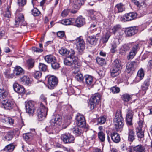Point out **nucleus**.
<instances>
[{
  "mask_svg": "<svg viewBox=\"0 0 152 152\" xmlns=\"http://www.w3.org/2000/svg\"><path fill=\"white\" fill-rule=\"evenodd\" d=\"M71 53L69 55L64 59V63L65 65L71 67L73 69L77 67H80L81 64L77 61V57L74 56L75 52L74 50L71 49Z\"/></svg>",
  "mask_w": 152,
  "mask_h": 152,
  "instance_id": "obj_1",
  "label": "nucleus"
},
{
  "mask_svg": "<svg viewBox=\"0 0 152 152\" xmlns=\"http://www.w3.org/2000/svg\"><path fill=\"white\" fill-rule=\"evenodd\" d=\"M50 123V125L49 127L47 126L46 130L49 134H51L52 133V131L54 127H57L61 124L62 117L59 115H56L53 116Z\"/></svg>",
  "mask_w": 152,
  "mask_h": 152,
  "instance_id": "obj_2",
  "label": "nucleus"
},
{
  "mask_svg": "<svg viewBox=\"0 0 152 152\" xmlns=\"http://www.w3.org/2000/svg\"><path fill=\"white\" fill-rule=\"evenodd\" d=\"M114 122L117 130L122 128L124 124V120L122 116L121 111L120 110L117 111L114 119Z\"/></svg>",
  "mask_w": 152,
  "mask_h": 152,
  "instance_id": "obj_3",
  "label": "nucleus"
},
{
  "mask_svg": "<svg viewBox=\"0 0 152 152\" xmlns=\"http://www.w3.org/2000/svg\"><path fill=\"white\" fill-rule=\"evenodd\" d=\"M101 100V95L99 93H95L91 97L88 103V107L90 110L94 109Z\"/></svg>",
  "mask_w": 152,
  "mask_h": 152,
  "instance_id": "obj_4",
  "label": "nucleus"
},
{
  "mask_svg": "<svg viewBox=\"0 0 152 152\" xmlns=\"http://www.w3.org/2000/svg\"><path fill=\"white\" fill-rule=\"evenodd\" d=\"M48 110V109L41 103L37 110V115L39 120L42 121L45 119L47 115Z\"/></svg>",
  "mask_w": 152,
  "mask_h": 152,
  "instance_id": "obj_5",
  "label": "nucleus"
},
{
  "mask_svg": "<svg viewBox=\"0 0 152 152\" xmlns=\"http://www.w3.org/2000/svg\"><path fill=\"white\" fill-rule=\"evenodd\" d=\"M120 67L119 61L118 60H115L113 62V66L110 70L112 77H114L118 75Z\"/></svg>",
  "mask_w": 152,
  "mask_h": 152,
  "instance_id": "obj_6",
  "label": "nucleus"
},
{
  "mask_svg": "<svg viewBox=\"0 0 152 152\" xmlns=\"http://www.w3.org/2000/svg\"><path fill=\"white\" fill-rule=\"evenodd\" d=\"M76 48L78 51V54L82 55L85 49V43L83 39L78 37L76 39Z\"/></svg>",
  "mask_w": 152,
  "mask_h": 152,
  "instance_id": "obj_7",
  "label": "nucleus"
},
{
  "mask_svg": "<svg viewBox=\"0 0 152 152\" xmlns=\"http://www.w3.org/2000/svg\"><path fill=\"white\" fill-rule=\"evenodd\" d=\"M34 104V102L31 101H29L26 103V112L30 116H33L35 112Z\"/></svg>",
  "mask_w": 152,
  "mask_h": 152,
  "instance_id": "obj_8",
  "label": "nucleus"
},
{
  "mask_svg": "<svg viewBox=\"0 0 152 152\" xmlns=\"http://www.w3.org/2000/svg\"><path fill=\"white\" fill-rule=\"evenodd\" d=\"M2 107L5 109L10 110L14 107L15 102L14 101L9 99L2 100L1 102Z\"/></svg>",
  "mask_w": 152,
  "mask_h": 152,
  "instance_id": "obj_9",
  "label": "nucleus"
},
{
  "mask_svg": "<svg viewBox=\"0 0 152 152\" xmlns=\"http://www.w3.org/2000/svg\"><path fill=\"white\" fill-rule=\"evenodd\" d=\"M61 139L65 144L73 143L74 141V137L69 133H65L62 134Z\"/></svg>",
  "mask_w": 152,
  "mask_h": 152,
  "instance_id": "obj_10",
  "label": "nucleus"
},
{
  "mask_svg": "<svg viewBox=\"0 0 152 152\" xmlns=\"http://www.w3.org/2000/svg\"><path fill=\"white\" fill-rule=\"evenodd\" d=\"M58 80L57 78L54 76H49L48 77V87L50 89H53L57 85Z\"/></svg>",
  "mask_w": 152,
  "mask_h": 152,
  "instance_id": "obj_11",
  "label": "nucleus"
},
{
  "mask_svg": "<svg viewBox=\"0 0 152 152\" xmlns=\"http://www.w3.org/2000/svg\"><path fill=\"white\" fill-rule=\"evenodd\" d=\"M76 124L77 125L81 127H84L86 125L85 118L83 115L80 113H78L76 117Z\"/></svg>",
  "mask_w": 152,
  "mask_h": 152,
  "instance_id": "obj_12",
  "label": "nucleus"
},
{
  "mask_svg": "<svg viewBox=\"0 0 152 152\" xmlns=\"http://www.w3.org/2000/svg\"><path fill=\"white\" fill-rule=\"evenodd\" d=\"M137 17V15L134 12H130L125 14L121 18V20L123 22L132 20Z\"/></svg>",
  "mask_w": 152,
  "mask_h": 152,
  "instance_id": "obj_13",
  "label": "nucleus"
},
{
  "mask_svg": "<svg viewBox=\"0 0 152 152\" xmlns=\"http://www.w3.org/2000/svg\"><path fill=\"white\" fill-rule=\"evenodd\" d=\"M80 67H77L72 69V73L75 75V78L79 82H82L83 80V74L81 73L79 69Z\"/></svg>",
  "mask_w": 152,
  "mask_h": 152,
  "instance_id": "obj_14",
  "label": "nucleus"
},
{
  "mask_svg": "<svg viewBox=\"0 0 152 152\" xmlns=\"http://www.w3.org/2000/svg\"><path fill=\"white\" fill-rule=\"evenodd\" d=\"M138 32V28L137 27H131L127 28L125 32L126 36H131L134 35Z\"/></svg>",
  "mask_w": 152,
  "mask_h": 152,
  "instance_id": "obj_15",
  "label": "nucleus"
},
{
  "mask_svg": "<svg viewBox=\"0 0 152 152\" xmlns=\"http://www.w3.org/2000/svg\"><path fill=\"white\" fill-rule=\"evenodd\" d=\"M139 48L138 44L135 45L133 47L132 50L130 52L129 54L127 56V59L128 60L132 59L135 56Z\"/></svg>",
  "mask_w": 152,
  "mask_h": 152,
  "instance_id": "obj_16",
  "label": "nucleus"
},
{
  "mask_svg": "<svg viewBox=\"0 0 152 152\" xmlns=\"http://www.w3.org/2000/svg\"><path fill=\"white\" fill-rule=\"evenodd\" d=\"M19 24L23 26H26L27 23L24 21V16L22 14H20L18 18L15 20V25L16 26Z\"/></svg>",
  "mask_w": 152,
  "mask_h": 152,
  "instance_id": "obj_17",
  "label": "nucleus"
},
{
  "mask_svg": "<svg viewBox=\"0 0 152 152\" xmlns=\"http://www.w3.org/2000/svg\"><path fill=\"white\" fill-rule=\"evenodd\" d=\"M30 131V132L24 134L23 135V138L26 141L31 140L34 136L36 134L34 129H31Z\"/></svg>",
  "mask_w": 152,
  "mask_h": 152,
  "instance_id": "obj_18",
  "label": "nucleus"
},
{
  "mask_svg": "<svg viewBox=\"0 0 152 152\" xmlns=\"http://www.w3.org/2000/svg\"><path fill=\"white\" fill-rule=\"evenodd\" d=\"M13 87L15 91L18 93L24 94L25 93V89L24 88L17 83H14Z\"/></svg>",
  "mask_w": 152,
  "mask_h": 152,
  "instance_id": "obj_19",
  "label": "nucleus"
},
{
  "mask_svg": "<svg viewBox=\"0 0 152 152\" xmlns=\"http://www.w3.org/2000/svg\"><path fill=\"white\" fill-rule=\"evenodd\" d=\"M133 112L132 110H129L126 114V120L127 124L129 125H132V120L133 118Z\"/></svg>",
  "mask_w": 152,
  "mask_h": 152,
  "instance_id": "obj_20",
  "label": "nucleus"
},
{
  "mask_svg": "<svg viewBox=\"0 0 152 152\" xmlns=\"http://www.w3.org/2000/svg\"><path fill=\"white\" fill-rule=\"evenodd\" d=\"M85 23V19L80 16L76 19L74 25L77 27H80L84 25Z\"/></svg>",
  "mask_w": 152,
  "mask_h": 152,
  "instance_id": "obj_21",
  "label": "nucleus"
},
{
  "mask_svg": "<svg viewBox=\"0 0 152 152\" xmlns=\"http://www.w3.org/2000/svg\"><path fill=\"white\" fill-rule=\"evenodd\" d=\"M83 127H81L78 125L75 126L72 128H71V130L73 132L76 136H78L80 135L82 132V129Z\"/></svg>",
  "mask_w": 152,
  "mask_h": 152,
  "instance_id": "obj_22",
  "label": "nucleus"
},
{
  "mask_svg": "<svg viewBox=\"0 0 152 152\" xmlns=\"http://www.w3.org/2000/svg\"><path fill=\"white\" fill-rule=\"evenodd\" d=\"M128 140L131 142H133L135 139V135L133 129H129L128 132Z\"/></svg>",
  "mask_w": 152,
  "mask_h": 152,
  "instance_id": "obj_23",
  "label": "nucleus"
},
{
  "mask_svg": "<svg viewBox=\"0 0 152 152\" xmlns=\"http://www.w3.org/2000/svg\"><path fill=\"white\" fill-rule=\"evenodd\" d=\"M75 21L74 18H70L69 19H63L60 21V23L65 25H73Z\"/></svg>",
  "mask_w": 152,
  "mask_h": 152,
  "instance_id": "obj_24",
  "label": "nucleus"
},
{
  "mask_svg": "<svg viewBox=\"0 0 152 152\" xmlns=\"http://www.w3.org/2000/svg\"><path fill=\"white\" fill-rule=\"evenodd\" d=\"M86 0H74L73 7L76 9H79L81 6L83 5Z\"/></svg>",
  "mask_w": 152,
  "mask_h": 152,
  "instance_id": "obj_25",
  "label": "nucleus"
},
{
  "mask_svg": "<svg viewBox=\"0 0 152 152\" xmlns=\"http://www.w3.org/2000/svg\"><path fill=\"white\" fill-rule=\"evenodd\" d=\"M111 138L112 140L115 143L118 142L120 140L119 134L116 132H113L111 135Z\"/></svg>",
  "mask_w": 152,
  "mask_h": 152,
  "instance_id": "obj_26",
  "label": "nucleus"
},
{
  "mask_svg": "<svg viewBox=\"0 0 152 152\" xmlns=\"http://www.w3.org/2000/svg\"><path fill=\"white\" fill-rule=\"evenodd\" d=\"M136 63L134 61H132L126 64V71L129 73L131 71L134 70V65Z\"/></svg>",
  "mask_w": 152,
  "mask_h": 152,
  "instance_id": "obj_27",
  "label": "nucleus"
},
{
  "mask_svg": "<svg viewBox=\"0 0 152 152\" xmlns=\"http://www.w3.org/2000/svg\"><path fill=\"white\" fill-rule=\"evenodd\" d=\"M87 42L90 44L95 45L96 44L97 38L95 36H88L87 39Z\"/></svg>",
  "mask_w": 152,
  "mask_h": 152,
  "instance_id": "obj_28",
  "label": "nucleus"
},
{
  "mask_svg": "<svg viewBox=\"0 0 152 152\" xmlns=\"http://www.w3.org/2000/svg\"><path fill=\"white\" fill-rule=\"evenodd\" d=\"M44 59L47 63H51L54 62L56 59V58L51 55H47L44 58Z\"/></svg>",
  "mask_w": 152,
  "mask_h": 152,
  "instance_id": "obj_29",
  "label": "nucleus"
},
{
  "mask_svg": "<svg viewBox=\"0 0 152 152\" xmlns=\"http://www.w3.org/2000/svg\"><path fill=\"white\" fill-rule=\"evenodd\" d=\"M20 81L22 83L26 85H28L31 83L29 77L27 76H24L20 78Z\"/></svg>",
  "mask_w": 152,
  "mask_h": 152,
  "instance_id": "obj_30",
  "label": "nucleus"
},
{
  "mask_svg": "<svg viewBox=\"0 0 152 152\" xmlns=\"http://www.w3.org/2000/svg\"><path fill=\"white\" fill-rule=\"evenodd\" d=\"M136 132L137 136L140 139L143 138L144 137V132L142 129L140 128H136Z\"/></svg>",
  "mask_w": 152,
  "mask_h": 152,
  "instance_id": "obj_31",
  "label": "nucleus"
},
{
  "mask_svg": "<svg viewBox=\"0 0 152 152\" xmlns=\"http://www.w3.org/2000/svg\"><path fill=\"white\" fill-rule=\"evenodd\" d=\"M14 73L16 75H21L24 74V70L19 66H16L15 69Z\"/></svg>",
  "mask_w": 152,
  "mask_h": 152,
  "instance_id": "obj_32",
  "label": "nucleus"
},
{
  "mask_svg": "<svg viewBox=\"0 0 152 152\" xmlns=\"http://www.w3.org/2000/svg\"><path fill=\"white\" fill-rule=\"evenodd\" d=\"M59 53L61 55L66 56L69 53H71V50L70 51L68 50L67 49L64 48H62L59 50Z\"/></svg>",
  "mask_w": 152,
  "mask_h": 152,
  "instance_id": "obj_33",
  "label": "nucleus"
},
{
  "mask_svg": "<svg viewBox=\"0 0 152 152\" xmlns=\"http://www.w3.org/2000/svg\"><path fill=\"white\" fill-rule=\"evenodd\" d=\"M15 131H11L5 133V138L8 141L11 140L13 137Z\"/></svg>",
  "mask_w": 152,
  "mask_h": 152,
  "instance_id": "obj_34",
  "label": "nucleus"
},
{
  "mask_svg": "<svg viewBox=\"0 0 152 152\" xmlns=\"http://www.w3.org/2000/svg\"><path fill=\"white\" fill-rule=\"evenodd\" d=\"M130 48L127 45L124 44L121 47L120 50V53L121 54H124L126 52L129 50Z\"/></svg>",
  "mask_w": 152,
  "mask_h": 152,
  "instance_id": "obj_35",
  "label": "nucleus"
},
{
  "mask_svg": "<svg viewBox=\"0 0 152 152\" xmlns=\"http://www.w3.org/2000/svg\"><path fill=\"white\" fill-rule=\"evenodd\" d=\"M150 79L149 78H147L146 79L141 86V88L142 90L146 91L148 88V87L150 85Z\"/></svg>",
  "mask_w": 152,
  "mask_h": 152,
  "instance_id": "obj_36",
  "label": "nucleus"
},
{
  "mask_svg": "<svg viewBox=\"0 0 152 152\" xmlns=\"http://www.w3.org/2000/svg\"><path fill=\"white\" fill-rule=\"evenodd\" d=\"M115 8L118 11V12H121L125 10V8L124 4L122 3L117 4L115 7Z\"/></svg>",
  "mask_w": 152,
  "mask_h": 152,
  "instance_id": "obj_37",
  "label": "nucleus"
},
{
  "mask_svg": "<svg viewBox=\"0 0 152 152\" xmlns=\"http://www.w3.org/2000/svg\"><path fill=\"white\" fill-rule=\"evenodd\" d=\"M133 151L135 152H145V150L144 146L140 145L134 146L133 148Z\"/></svg>",
  "mask_w": 152,
  "mask_h": 152,
  "instance_id": "obj_38",
  "label": "nucleus"
},
{
  "mask_svg": "<svg viewBox=\"0 0 152 152\" xmlns=\"http://www.w3.org/2000/svg\"><path fill=\"white\" fill-rule=\"evenodd\" d=\"M121 29V26L120 25H117L114 26L112 28V32L116 35L117 37V35H118V31Z\"/></svg>",
  "mask_w": 152,
  "mask_h": 152,
  "instance_id": "obj_39",
  "label": "nucleus"
},
{
  "mask_svg": "<svg viewBox=\"0 0 152 152\" xmlns=\"http://www.w3.org/2000/svg\"><path fill=\"white\" fill-rule=\"evenodd\" d=\"M84 78L86 84L88 85H90L93 82L92 77L89 75H87L84 76Z\"/></svg>",
  "mask_w": 152,
  "mask_h": 152,
  "instance_id": "obj_40",
  "label": "nucleus"
},
{
  "mask_svg": "<svg viewBox=\"0 0 152 152\" xmlns=\"http://www.w3.org/2000/svg\"><path fill=\"white\" fill-rule=\"evenodd\" d=\"M144 76V74L143 70L142 69H140L137 72L136 79L139 81L143 78Z\"/></svg>",
  "mask_w": 152,
  "mask_h": 152,
  "instance_id": "obj_41",
  "label": "nucleus"
},
{
  "mask_svg": "<svg viewBox=\"0 0 152 152\" xmlns=\"http://www.w3.org/2000/svg\"><path fill=\"white\" fill-rule=\"evenodd\" d=\"M4 74L5 77L8 78H12L14 77V75L10 73V70L9 69L6 70L4 72Z\"/></svg>",
  "mask_w": 152,
  "mask_h": 152,
  "instance_id": "obj_42",
  "label": "nucleus"
},
{
  "mask_svg": "<svg viewBox=\"0 0 152 152\" xmlns=\"http://www.w3.org/2000/svg\"><path fill=\"white\" fill-rule=\"evenodd\" d=\"M0 94L3 98H6L8 95L7 91L4 90L3 88H0Z\"/></svg>",
  "mask_w": 152,
  "mask_h": 152,
  "instance_id": "obj_43",
  "label": "nucleus"
},
{
  "mask_svg": "<svg viewBox=\"0 0 152 152\" xmlns=\"http://www.w3.org/2000/svg\"><path fill=\"white\" fill-rule=\"evenodd\" d=\"M111 45V48L110 49V51L112 53H115L116 51L117 47V44L116 40H115L114 41Z\"/></svg>",
  "mask_w": 152,
  "mask_h": 152,
  "instance_id": "obj_44",
  "label": "nucleus"
},
{
  "mask_svg": "<svg viewBox=\"0 0 152 152\" xmlns=\"http://www.w3.org/2000/svg\"><path fill=\"white\" fill-rule=\"evenodd\" d=\"M121 98L125 102L129 101L131 99L130 95L127 93H125L122 95Z\"/></svg>",
  "mask_w": 152,
  "mask_h": 152,
  "instance_id": "obj_45",
  "label": "nucleus"
},
{
  "mask_svg": "<svg viewBox=\"0 0 152 152\" xmlns=\"http://www.w3.org/2000/svg\"><path fill=\"white\" fill-rule=\"evenodd\" d=\"M111 35V33L110 31H107L104 37L102 39V42L104 43H106L108 41Z\"/></svg>",
  "mask_w": 152,
  "mask_h": 152,
  "instance_id": "obj_46",
  "label": "nucleus"
},
{
  "mask_svg": "<svg viewBox=\"0 0 152 152\" xmlns=\"http://www.w3.org/2000/svg\"><path fill=\"white\" fill-rule=\"evenodd\" d=\"M97 63L99 65L102 66L105 63V61L104 59L99 57L96 58Z\"/></svg>",
  "mask_w": 152,
  "mask_h": 152,
  "instance_id": "obj_47",
  "label": "nucleus"
},
{
  "mask_svg": "<svg viewBox=\"0 0 152 152\" xmlns=\"http://www.w3.org/2000/svg\"><path fill=\"white\" fill-rule=\"evenodd\" d=\"M14 148V145L12 144H10L6 146L4 150L6 151L11 152L13 151Z\"/></svg>",
  "mask_w": 152,
  "mask_h": 152,
  "instance_id": "obj_48",
  "label": "nucleus"
},
{
  "mask_svg": "<svg viewBox=\"0 0 152 152\" xmlns=\"http://www.w3.org/2000/svg\"><path fill=\"white\" fill-rule=\"evenodd\" d=\"M98 137L101 142H103L104 141L105 136L103 132H99L98 133Z\"/></svg>",
  "mask_w": 152,
  "mask_h": 152,
  "instance_id": "obj_49",
  "label": "nucleus"
},
{
  "mask_svg": "<svg viewBox=\"0 0 152 152\" xmlns=\"http://www.w3.org/2000/svg\"><path fill=\"white\" fill-rule=\"evenodd\" d=\"M110 90L113 94H117L120 91V88L116 86H114L111 87L110 88Z\"/></svg>",
  "mask_w": 152,
  "mask_h": 152,
  "instance_id": "obj_50",
  "label": "nucleus"
},
{
  "mask_svg": "<svg viewBox=\"0 0 152 152\" xmlns=\"http://www.w3.org/2000/svg\"><path fill=\"white\" fill-rule=\"evenodd\" d=\"M88 138L92 140L94 139L96 137V133L94 132L91 131L90 132L88 135Z\"/></svg>",
  "mask_w": 152,
  "mask_h": 152,
  "instance_id": "obj_51",
  "label": "nucleus"
},
{
  "mask_svg": "<svg viewBox=\"0 0 152 152\" xmlns=\"http://www.w3.org/2000/svg\"><path fill=\"white\" fill-rule=\"evenodd\" d=\"M39 69L42 71L45 72L47 69V66L43 63H40L39 66Z\"/></svg>",
  "mask_w": 152,
  "mask_h": 152,
  "instance_id": "obj_52",
  "label": "nucleus"
},
{
  "mask_svg": "<svg viewBox=\"0 0 152 152\" xmlns=\"http://www.w3.org/2000/svg\"><path fill=\"white\" fill-rule=\"evenodd\" d=\"M106 121V118L104 116L100 117L97 120L98 123L100 124H104Z\"/></svg>",
  "mask_w": 152,
  "mask_h": 152,
  "instance_id": "obj_53",
  "label": "nucleus"
},
{
  "mask_svg": "<svg viewBox=\"0 0 152 152\" xmlns=\"http://www.w3.org/2000/svg\"><path fill=\"white\" fill-rule=\"evenodd\" d=\"M39 11L36 8H34L32 10V14L35 16H38L40 14Z\"/></svg>",
  "mask_w": 152,
  "mask_h": 152,
  "instance_id": "obj_54",
  "label": "nucleus"
},
{
  "mask_svg": "<svg viewBox=\"0 0 152 152\" xmlns=\"http://www.w3.org/2000/svg\"><path fill=\"white\" fill-rule=\"evenodd\" d=\"M51 65L52 68L55 69H57L59 67V64L56 62V59L54 62L51 63Z\"/></svg>",
  "mask_w": 152,
  "mask_h": 152,
  "instance_id": "obj_55",
  "label": "nucleus"
},
{
  "mask_svg": "<svg viewBox=\"0 0 152 152\" xmlns=\"http://www.w3.org/2000/svg\"><path fill=\"white\" fill-rule=\"evenodd\" d=\"M8 118V117H7L4 115L0 116V119L1 121L6 124H7V122Z\"/></svg>",
  "mask_w": 152,
  "mask_h": 152,
  "instance_id": "obj_56",
  "label": "nucleus"
},
{
  "mask_svg": "<svg viewBox=\"0 0 152 152\" xmlns=\"http://www.w3.org/2000/svg\"><path fill=\"white\" fill-rule=\"evenodd\" d=\"M42 76V73L39 71H36L34 72V77L35 78H40Z\"/></svg>",
  "mask_w": 152,
  "mask_h": 152,
  "instance_id": "obj_57",
  "label": "nucleus"
},
{
  "mask_svg": "<svg viewBox=\"0 0 152 152\" xmlns=\"http://www.w3.org/2000/svg\"><path fill=\"white\" fill-rule=\"evenodd\" d=\"M27 65L29 68H32L34 65V61L31 60H29L27 61Z\"/></svg>",
  "mask_w": 152,
  "mask_h": 152,
  "instance_id": "obj_58",
  "label": "nucleus"
},
{
  "mask_svg": "<svg viewBox=\"0 0 152 152\" xmlns=\"http://www.w3.org/2000/svg\"><path fill=\"white\" fill-rule=\"evenodd\" d=\"M124 32L121 29L118 32V35H117L116 39L118 40L119 39L121 38V36L123 35Z\"/></svg>",
  "mask_w": 152,
  "mask_h": 152,
  "instance_id": "obj_59",
  "label": "nucleus"
},
{
  "mask_svg": "<svg viewBox=\"0 0 152 152\" xmlns=\"http://www.w3.org/2000/svg\"><path fill=\"white\" fill-rule=\"evenodd\" d=\"M17 126H18L19 129H21L22 127L24 125V124L23 121L21 119H20L18 121V122L17 124Z\"/></svg>",
  "mask_w": 152,
  "mask_h": 152,
  "instance_id": "obj_60",
  "label": "nucleus"
},
{
  "mask_svg": "<svg viewBox=\"0 0 152 152\" xmlns=\"http://www.w3.org/2000/svg\"><path fill=\"white\" fill-rule=\"evenodd\" d=\"M18 3L20 6H23L26 4V0H18Z\"/></svg>",
  "mask_w": 152,
  "mask_h": 152,
  "instance_id": "obj_61",
  "label": "nucleus"
},
{
  "mask_svg": "<svg viewBox=\"0 0 152 152\" xmlns=\"http://www.w3.org/2000/svg\"><path fill=\"white\" fill-rule=\"evenodd\" d=\"M96 26L95 24H92L91 25L89 29L90 30L92 31V32L96 31Z\"/></svg>",
  "mask_w": 152,
  "mask_h": 152,
  "instance_id": "obj_62",
  "label": "nucleus"
},
{
  "mask_svg": "<svg viewBox=\"0 0 152 152\" xmlns=\"http://www.w3.org/2000/svg\"><path fill=\"white\" fill-rule=\"evenodd\" d=\"M69 12V11L68 9L64 10L61 13V15L63 17H65L67 16Z\"/></svg>",
  "mask_w": 152,
  "mask_h": 152,
  "instance_id": "obj_63",
  "label": "nucleus"
},
{
  "mask_svg": "<svg viewBox=\"0 0 152 152\" xmlns=\"http://www.w3.org/2000/svg\"><path fill=\"white\" fill-rule=\"evenodd\" d=\"M4 15L5 17L7 18H10L11 16L10 12L8 7H7V11L6 12Z\"/></svg>",
  "mask_w": 152,
  "mask_h": 152,
  "instance_id": "obj_64",
  "label": "nucleus"
}]
</instances>
